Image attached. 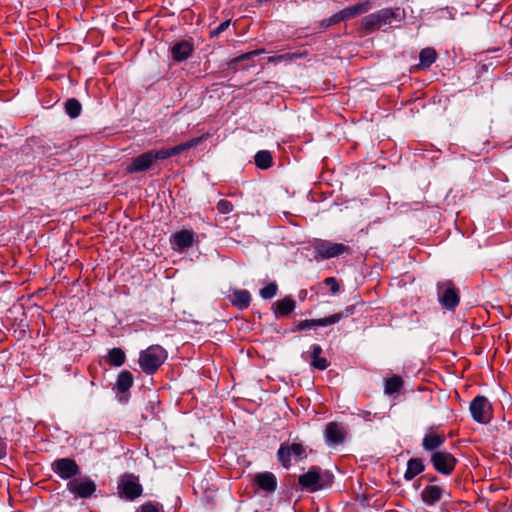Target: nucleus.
<instances>
[{
	"mask_svg": "<svg viewBox=\"0 0 512 512\" xmlns=\"http://www.w3.org/2000/svg\"><path fill=\"white\" fill-rule=\"evenodd\" d=\"M167 359L166 350L160 345H151L140 352L139 366L146 374H153Z\"/></svg>",
	"mask_w": 512,
	"mask_h": 512,
	"instance_id": "f257e3e1",
	"label": "nucleus"
},
{
	"mask_svg": "<svg viewBox=\"0 0 512 512\" xmlns=\"http://www.w3.org/2000/svg\"><path fill=\"white\" fill-rule=\"evenodd\" d=\"M312 247L315 252V257L321 259L335 258L347 253L349 247L343 243L331 242L328 240L316 239Z\"/></svg>",
	"mask_w": 512,
	"mask_h": 512,
	"instance_id": "f03ea898",
	"label": "nucleus"
},
{
	"mask_svg": "<svg viewBox=\"0 0 512 512\" xmlns=\"http://www.w3.org/2000/svg\"><path fill=\"white\" fill-rule=\"evenodd\" d=\"M470 412L473 419L478 423H488L492 418L491 404L484 396H477L471 401Z\"/></svg>",
	"mask_w": 512,
	"mask_h": 512,
	"instance_id": "7ed1b4c3",
	"label": "nucleus"
},
{
	"mask_svg": "<svg viewBox=\"0 0 512 512\" xmlns=\"http://www.w3.org/2000/svg\"><path fill=\"white\" fill-rule=\"evenodd\" d=\"M431 462L435 470L443 475H449L453 472L457 460L449 452L437 451L432 454Z\"/></svg>",
	"mask_w": 512,
	"mask_h": 512,
	"instance_id": "20e7f679",
	"label": "nucleus"
},
{
	"mask_svg": "<svg viewBox=\"0 0 512 512\" xmlns=\"http://www.w3.org/2000/svg\"><path fill=\"white\" fill-rule=\"evenodd\" d=\"M294 456L296 459H304L306 457V450L300 443L282 444L278 450V458L284 467H289L291 457Z\"/></svg>",
	"mask_w": 512,
	"mask_h": 512,
	"instance_id": "39448f33",
	"label": "nucleus"
},
{
	"mask_svg": "<svg viewBox=\"0 0 512 512\" xmlns=\"http://www.w3.org/2000/svg\"><path fill=\"white\" fill-rule=\"evenodd\" d=\"M67 488L76 497L89 498L96 491V484L89 478H77L70 480Z\"/></svg>",
	"mask_w": 512,
	"mask_h": 512,
	"instance_id": "423d86ee",
	"label": "nucleus"
},
{
	"mask_svg": "<svg viewBox=\"0 0 512 512\" xmlns=\"http://www.w3.org/2000/svg\"><path fill=\"white\" fill-rule=\"evenodd\" d=\"M118 490L122 497L131 501L140 497L143 491L138 479L132 475L122 478Z\"/></svg>",
	"mask_w": 512,
	"mask_h": 512,
	"instance_id": "0eeeda50",
	"label": "nucleus"
},
{
	"mask_svg": "<svg viewBox=\"0 0 512 512\" xmlns=\"http://www.w3.org/2000/svg\"><path fill=\"white\" fill-rule=\"evenodd\" d=\"M439 301L447 309L455 308L459 303V295L451 282H443L438 285Z\"/></svg>",
	"mask_w": 512,
	"mask_h": 512,
	"instance_id": "6e6552de",
	"label": "nucleus"
},
{
	"mask_svg": "<svg viewBox=\"0 0 512 512\" xmlns=\"http://www.w3.org/2000/svg\"><path fill=\"white\" fill-rule=\"evenodd\" d=\"M52 469L62 479H70L79 473L77 463L70 458H62L54 461Z\"/></svg>",
	"mask_w": 512,
	"mask_h": 512,
	"instance_id": "1a4fd4ad",
	"label": "nucleus"
},
{
	"mask_svg": "<svg viewBox=\"0 0 512 512\" xmlns=\"http://www.w3.org/2000/svg\"><path fill=\"white\" fill-rule=\"evenodd\" d=\"M299 484L302 488L312 492L322 489L323 484L321 482L320 470L315 467L311 468L308 472L299 477Z\"/></svg>",
	"mask_w": 512,
	"mask_h": 512,
	"instance_id": "9d476101",
	"label": "nucleus"
},
{
	"mask_svg": "<svg viewBox=\"0 0 512 512\" xmlns=\"http://www.w3.org/2000/svg\"><path fill=\"white\" fill-rule=\"evenodd\" d=\"M154 165L152 152L147 151L132 159L131 163L126 167L128 173L144 172Z\"/></svg>",
	"mask_w": 512,
	"mask_h": 512,
	"instance_id": "9b49d317",
	"label": "nucleus"
},
{
	"mask_svg": "<svg viewBox=\"0 0 512 512\" xmlns=\"http://www.w3.org/2000/svg\"><path fill=\"white\" fill-rule=\"evenodd\" d=\"M368 9H369V3H367V2L366 3H358L356 5L347 7L345 9L341 10L340 12L334 14L330 18V22L331 23H338L340 21L353 18V17H355L357 15H360V14H363V13L367 12Z\"/></svg>",
	"mask_w": 512,
	"mask_h": 512,
	"instance_id": "f8f14e48",
	"label": "nucleus"
},
{
	"mask_svg": "<svg viewBox=\"0 0 512 512\" xmlns=\"http://www.w3.org/2000/svg\"><path fill=\"white\" fill-rule=\"evenodd\" d=\"M253 483L262 491L270 493L277 488V479L272 472H260L254 475Z\"/></svg>",
	"mask_w": 512,
	"mask_h": 512,
	"instance_id": "ddd939ff",
	"label": "nucleus"
},
{
	"mask_svg": "<svg viewBox=\"0 0 512 512\" xmlns=\"http://www.w3.org/2000/svg\"><path fill=\"white\" fill-rule=\"evenodd\" d=\"M325 442L328 446H336L344 441V431L338 424L331 422L327 424L324 431Z\"/></svg>",
	"mask_w": 512,
	"mask_h": 512,
	"instance_id": "4468645a",
	"label": "nucleus"
},
{
	"mask_svg": "<svg viewBox=\"0 0 512 512\" xmlns=\"http://www.w3.org/2000/svg\"><path fill=\"white\" fill-rule=\"evenodd\" d=\"M194 232L191 230H181L176 232L171 239L173 249L182 251L193 245Z\"/></svg>",
	"mask_w": 512,
	"mask_h": 512,
	"instance_id": "2eb2a0df",
	"label": "nucleus"
},
{
	"mask_svg": "<svg viewBox=\"0 0 512 512\" xmlns=\"http://www.w3.org/2000/svg\"><path fill=\"white\" fill-rule=\"evenodd\" d=\"M444 493L445 490L443 487L438 485H429L423 489L421 497L423 502L427 505H434L442 498Z\"/></svg>",
	"mask_w": 512,
	"mask_h": 512,
	"instance_id": "dca6fc26",
	"label": "nucleus"
},
{
	"mask_svg": "<svg viewBox=\"0 0 512 512\" xmlns=\"http://www.w3.org/2000/svg\"><path fill=\"white\" fill-rule=\"evenodd\" d=\"M425 469L422 459L420 458H411L407 462V468L404 473V479L406 481H411L414 477L422 473Z\"/></svg>",
	"mask_w": 512,
	"mask_h": 512,
	"instance_id": "f3484780",
	"label": "nucleus"
},
{
	"mask_svg": "<svg viewBox=\"0 0 512 512\" xmlns=\"http://www.w3.org/2000/svg\"><path fill=\"white\" fill-rule=\"evenodd\" d=\"M273 308L277 317L287 316L295 309V302L293 299L286 297L276 301Z\"/></svg>",
	"mask_w": 512,
	"mask_h": 512,
	"instance_id": "a211bd4d",
	"label": "nucleus"
},
{
	"mask_svg": "<svg viewBox=\"0 0 512 512\" xmlns=\"http://www.w3.org/2000/svg\"><path fill=\"white\" fill-rule=\"evenodd\" d=\"M171 53L174 60L184 61L192 53V46L187 41H181L172 47Z\"/></svg>",
	"mask_w": 512,
	"mask_h": 512,
	"instance_id": "6ab92c4d",
	"label": "nucleus"
},
{
	"mask_svg": "<svg viewBox=\"0 0 512 512\" xmlns=\"http://www.w3.org/2000/svg\"><path fill=\"white\" fill-rule=\"evenodd\" d=\"M445 437L441 434L428 433L424 436L422 446L426 451H433L443 445Z\"/></svg>",
	"mask_w": 512,
	"mask_h": 512,
	"instance_id": "aec40b11",
	"label": "nucleus"
},
{
	"mask_svg": "<svg viewBox=\"0 0 512 512\" xmlns=\"http://www.w3.org/2000/svg\"><path fill=\"white\" fill-rule=\"evenodd\" d=\"M251 295L247 290H235L231 296V302L239 309H245L249 306Z\"/></svg>",
	"mask_w": 512,
	"mask_h": 512,
	"instance_id": "412c9836",
	"label": "nucleus"
},
{
	"mask_svg": "<svg viewBox=\"0 0 512 512\" xmlns=\"http://www.w3.org/2000/svg\"><path fill=\"white\" fill-rule=\"evenodd\" d=\"M311 349L313 359L311 365L316 369L325 370L329 363L326 358L321 357L322 348L319 345L314 344L312 345Z\"/></svg>",
	"mask_w": 512,
	"mask_h": 512,
	"instance_id": "4be33fe9",
	"label": "nucleus"
},
{
	"mask_svg": "<svg viewBox=\"0 0 512 512\" xmlns=\"http://www.w3.org/2000/svg\"><path fill=\"white\" fill-rule=\"evenodd\" d=\"M133 385V376L129 371H122L118 375L117 382H116V388L119 392H126L128 391Z\"/></svg>",
	"mask_w": 512,
	"mask_h": 512,
	"instance_id": "5701e85b",
	"label": "nucleus"
},
{
	"mask_svg": "<svg viewBox=\"0 0 512 512\" xmlns=\"http://www.w3.org/2000/svg\"><path fill=\"white\" fill-rule=\"evenodd\" d=\"M437 53L433 48L422 49L419 54L420 65L422 67H430L436 60Z\"/></svg>",
	"mask_w": 512,
	"mask_h": 512,
	"instance_id": "b1692460",
	"label": "nucleus"
},
{
	"mask_svg": "<svg viewBox=\"0 0 512 512\" xmlns=\"http://www.w3.org/2000/svg\"><path fill=\"white\" fill-rule=\"evenodd\" d=\"M255 164L260 169H268L272 166V155L267 150H262L255 155Z\"/></svg>",
	"mask_w": 512,
	"mask_h": 512,
	"instance_id": "393cba45",
	"label": "nucleus"
},
{
	"mask_svg": "<svg viewBox=\"0 0 512 512\" xmlns=\"http://www.w3.org/2000/svg\"><path fill=\"white\" fill-rule=\"evenodd\" d=\"M126 359L125 353L120 348H113L108 353L107 361L110 365L119 367L124 364Z\"/></svg>",
	"mask_w": 512,
	"mask_h": 512,
	"instance_id": "a878e982",
	"label": "nucleus"
},
{
	"mask_svg": "<svg viewBox=\"0 0 512 512\" xmlns=\"http://www.w3.org/2000/svg\"><path fill=\"white\" fill-rule=\"evenodd\" d=\"M403 385V381L399 376H392L385 381L384 391L386 394H394L398 392Z\"/></svg>",
	"mask_w": 512,
	"mask_h": 512,
	"instance_id": "bb28decb",
	"label": "nucleus"
},
{
	"mask_svg": "<svg viewBox=\"0 0 512 512\" xmlns=\"http://www.w3.org/2000/svg\"><path fill=\"white\" fill-rule=\"evenodd\" d=\"M65 111L71 118L78 117L81 113L80 102L75 98L67 100L65 103Z\"/></svg>",
	"mask_w": 512,
	"mask_h": 512,
	"instance_id": "cd10ccee",
	"label": "nucleus"
},
{
	"mask_svg": "<svg viewBox=\"0 0 512 512\" xmlns=\"http://www.w3.org/2000/svg\"><path fill=\"white\" fill-rule=\"evenodd\" d=\"M344 317L345 316L343 313H335L329 317H325V318H321V319H314L315 327H325V326L333 325V324L339 322Z\"/></svg>",
	"mask_w": 512,
	"mask_h": 512,
	"instance_id": "c85d7f7f",
	"label": "nucleus"
},
{
	"mask_svg": "<svg viewBox=\"0 0 512 512\" xmlns=\"http://www.w3.org/2000/svg\"><path fill=\"white\" fill-rule=\"evenodd\" d=\"M277 289L278 287L276 283H269L267 286L260 290V296L263 299H271L276 295Z\"/></svg>",
	"mask_w": 512,
	"mask_h": 512,
	"instance_id": "c756f323",
	"label": "nucleus"
},
{
	"mask_svg": "<svg viewBox=\"0 0 512 512\" xmlns=\"http://www.w3.org/2000/svg\"><path fill=\"white\" fill-rule=\"evenodd\" d=\"M150 152H152L154 163L157 160H164V159L172 157L170 148L169 149H161V150H151Z\"/></svg>",
	"mask_w": 512,
	"mask_h": 512,
	"instance_id": "7c9ffc66",
	"label": "nucleus"
},
{
	"mask_svg": "<svg viewBox=\"0 0 512 512\" xmlns=\"http://www.w3.org/2000/svg\"><path fill=\"white\" fill-rule=\"evenodd\" d=\"M206 138H207V135L205 134V135H202L200 137H196V138H193V139H191L189 141L183 142V143H181V145H182L184 151H187V150H189L191 148H194V147L198 146Z\"/></svg>",
	"mask_w": 512,
	"mask_h": 512,
	"instance_id": "2f4dec72",
	"label": "nucleus"
},
{
	"mask_svg": "<svg viewBox=\"0 0 512 512\" xmlns=\"http://www.w3.org/2000/svg\"><path fill=\"white\" fill-rule=\"evenodd\" d=\"M217 209L222 214H228L233 210V205L227 200H220Z\"/></svg>",
	"mask_w": 512,
	"mask_h": 512,
	"instance_id": "473e14b6",
	"label": "nucleus"
},
{
	"mask_svg": "<svg viewBox=\"0 0 512 512\" xmlns=\"http://www.w3.org/2000/svg\"><path fill=\"white\" fill-rule=\"evenodd\" d=\"M297 328H298V330H308V329L316 328L315 320L314 319L303 320L298 323Z\"/></svg>",
	"mask_w": 512,
	"mask_h": 512,
	"instance_id": "72a5a7b5",
	"label": "nucleus"
},
{
	"mask_svg": "<svg viewBox=\"0 0 512 512\" xmlns=\"http://www.w3.org/2000/svg\"><path fill=\"white\" fill-rule=\"evenodd\" d=\"M324 283L330 287L331 291L333 293H336L339 291V284L337 280L334 277H328L324 280Z\"/></svg>",
	"mask_w": 512,
	"mask_h": 512,
	"instance_id": "f704fd0d",
	"label": "nucleus"
},
{
	"mask_svg": "<svg viewBox=\"0 0 512 512\" xmlns=\"http://www.w3.org/2000/svg\"><path fill=\"white\" fill-rule=\"evenodd\" d=\"M295 57H296L295 54L288 53V54H283V55H279V56H275V57H269L268 60L270 62H281V61L293 59Z\"/></svg>",
	"mask_w": 512,
	"mask_h": 512,
	"instance_id": "c9c22d12",
	"label": "nucleus"
},
{
	"mask_svg": "<svg viewBox=\"0 0 512 512\" xmlns=\"http://www.w3.org/2000/svg\"><path fill=\"white\" fill-rule=\"evenodd\" d=\"M230 25V20H226L224 22H222L213 32L212 34L213 35H219L220 33H222L223 31H225Z\"/></svg>",
	"mask_w": 512,
	"mask_h": 512,
	"instance_id": "e433bc0d",
	"label": "nucleus"
},
{
	"mask_svg": "<svg viewBox=\"0 0 512 512\" xmlns=\"http://www.w3.org/2000/svg\"><path fill=\"white\" fill-rule=\"evenodd\" d=\"M7 456V443L4 438L0 436V459H4Z\"/></svg>",
	"mask_w": 512,
	"mask_h": 512,
	"instance_id": "4c0bfd02",
	"label": "nucleus"
},
{
	"mask_svg": "<svg viewBox=\"0 0 512 512\" xmlns=\"http://www.w3.org/2000/svg\"><path fill=\"white\" fill-rule=\"evenodd\" d=\"M139 512H160V510L155 505L147 503L141 506Z\"/></svg>",
	"mask_w": 512,
	"mask_h": 512,
	"instance_id": "58836bf2",
	"label": "nucleus"
},
{
	"mask_svg": "<svg viewBox=\"0 0 512 512\" xmlns=\"http://www.w3.org/2000/svg\"><path fill=\"white\" fill-rule=\"evenodd\" d=\"M170 150H171L172 156H176V155L184 152V149H183L181 144H179V145H177L175 147L170 148Z\"/></svg>",
	"mask_w": 512,
	"mask_h": 512,
	"instance_id": "ea45409f",
	"label": "nucleus"
},
{
	"mask_svg": "<svg viewBox=\"0 0 512 512\" xmlns=\"http://www.w3.org/2000/svg\"><path fill=\"white\" fill-rule=\"evenodd\" d=\"M259 53H261V51H253V52L247 53V54H245V55L243 56V59H249L251 56H253V55H257V54H259Z\"/></svg>",
	"mask_w": 512,
	"mask_h": 512,
	"instance_id": "a19ab883",
	"label": "nucleus"
},
{
	"mask_svg": "<svg viewBox=\"0 0 512 512\" xmlns=\"http://www.w3.org/2000/svg\"><path fill=\"white\" fill-rule=\"evenodd\" d=\"M510 457L512 459V445H511V448H510Z\"/></svg>",
	"mask_w": 512,
	"mask_h": 512,
	"instance_id": "79ce46f5",
	"label": "nucleus"
}]
</instances>
